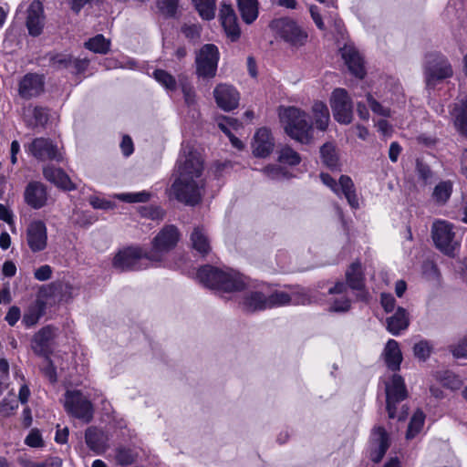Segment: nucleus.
Segmentation results:
<instances>
[{
  "label": "nucleus",
  "instance_id": "680f3d73",
  "mask_svg": "<svg viewBox=\"0 0 467 467\" xmlns=\"http://www.w3.org/2000/svg\"><path fill=\"white\" fill-rule=\"evenodd\" d=\"M89 60L87 58H74L72 57L71 73L80 74L83 73L88 66Z\"/></svg>",
  "mask_w": 467,
  "mask_h": 467
},
{
  "label": "nucleus",
  "instance_id": "412c9836",
  "mask_svg": "<svg viewBox=\"0 0 467 467\" xmlns=\"http://www.w3.org/2000/svg\"><path fill=\"white\" fill-rule=\"evenodd\" d=\"M213 97L218 107L224 111H231L239 105V92L230 85H218L213 90Z\"/></svg>",
  "mask_w": 467,
  "mask_h": 467
},
{
  "label": "nucleus",
  "instance_id": "7c9ffc66",
  "mask_svg": "<svg viewBox=\"0 0 467 467\" xmlns=\"http://www.w3.org/2000/svg\"><path fill=\"white\" fill-rule=\"evenodd\" d=\"M237 6L243 21L247 24H253L259 15L258 0H237Z\"/></svg>",
  "mask_w": 467,
  "mask_h": 467
},
{
  "label": "nucleus",
  "instance_id": "ddd939ff",
  "mask_svg": "<svg viewBox=\"0 0 467 467\" xmlns=\"http://www.w3.org/2000/svg\"><path fill=\"white\" fill-rule=\"evenodd\" d=\"M330 107L335 119L341 124H348L353 117L352 101L344 88H336L330 98Z\"/></svg>",
  "mask_w": 467,
  "mask_h": 467
},
{
  "label": "nucleus",
  "instance_id": "bb28decb",
  "mask_svg": "<svg viewBox=\"0 0 467 467\" xmlns=\"http://www.w3.org/2000/svg\"><path fill=\"white\" fill-rule=\"evenodd\" d=\"M53 337V329L45 327L40 329L33 338L32 348L39 356H47L50 350V341Z\"/></svg>",
  "mask_w": 467,
  "mask_h": 467
},
{
  "label": "nucleus",
  "instance_id": "9d476101",
  "mask_svg": "<svg viewBox=\"0 0 467 467\" xmlns=\"http://www.w3.org/2000/svg\"><path fill=\"white\" fill-rule=\"evenodd\" d=\"M431 234L436 247L445 254L451 255L459 244L453 225L447 221H436L432 224Z\"/></svg>",
  "mask_w": 467,
  "mask_h": 467
},
{
  "label": "nucleus",
  "instance_id": "37998d69",
  "mask_svg": "<svg viewBox=\"0 0 467 467\" xmlns=\"http://www.w3.org/2000/svg\"><path fill=\"white\" fill-rule=\"evenodd\" d=\"M278 160L282 163H285L291 166H296L300 163V155L294 150L292 148L285 146L281 149L278 156Z\"/></svg>",
  "mask_w": 467,
  "mask_h": 467
},
{
  "label": "nucleus",
  "instance_id": "f03ea898",
  "mask_svg": "<svg viewBox=\"0 0 467 467\" xmlns=\"http://www.w3.org/2000/svg\"><path fill=\"white\" fill-rule=\"evenodd\" d=\"M279 119L291 139L302 144H308L312 140L313 123L306 111L296 107H280Z\"/></svg>",
  "mask_w": 467,
  "mask_h": 467
},
{
  "label": "nucleus",
  "instance_id": "39448f33",
  "mask_svg": "<svg viewBox=\"0 0 467 467\" xmlns=\"http://www.w3.org/2000/svg\"><path fill=\"white\" fill-rule=\"evenodd\" d=\"M452 75V67L445 56L440 53L427 55L424 64V78L428 88H434L438 83Z\"/></svg>",
  "mask_w": 467,
  "mask_h": 467
},
{
  "label": "nucleus",
  "instance_id": "49530a36",
  "mask_svg": "<svg viewBox=\"0 0 467 467\" xmlns=\"http://www.w3.org/2000/svg\"><path fill=\"white\" fill-rule=\"evenodd\" d=\"M42 316V306L36 305L28 308V310L24 314L23 323L26 327H32L36 325L40 317Z\"/></svg>",
  "mask_w": 467,
  "mask_h": 467
},
{
  "label": "nucleus",
  "instance_id": "603ef678",
  "mask_svg": "<svg viewBox=\"0 0 467 467\" xmlns=\"http://www.w3.org/2000/svg\"><path fill=\"white\" fill-rule=\"evenodd\" d=\"M367 101L370 108V109L377 115L382 117H389L390 109L383 107L379 102H378L371 94L367 95Z\"/></svg>",
  "mask_w": 467,
  "mask_h": 467
},
{
  "label": "nucleus",
  "instance_id": "2f4dec72",
  "mask_svg": "<svg viewBox=\"0 0 467 467\" xmlns=\"http://www.w3.org/2000/svg\"><path fill=\"white\" fill-rule=\"evenodd\" d=\"M313 118L317 129L325 131L330 120L329 110L327 105L321 101H317L312 107Z\"/></svg>",
  "mask_w": 467,
  "mask_h": 467
},
{
  "label": "nucleus",
  "instance_id": "338daca9",
  "mask_svg": "<svg viewBox=\"0 0 467 467\" xmlns=\"http://www.w3.org/2000/svg\"><path fill=\"white\" fill-rule=\"evenodd\" d=\"M20 318V309L17 306H12L9 308L5 320L10 326H15Z\"/></svg>",
  "mask_w": 467,
  "mask_h": 467
},
{
  "label": "nucleus",
  "instance_id": "cd10ccee",
  "mask_svg": "<svg viewBox=\"0 0 467 467\" xmlns=\"http://www.w3.org/2000/svg\"><path fill=\"white\" fill-rule=\"evenodd\" d=\"M308 302L306 296L299 297L296 295H289L284 291H275L267 296L268 308L283 306L289 304L298 305Z\"/></svg>",
  "mask_w": 467,
  "mask_h": 467
},
{
  "label": "nucleus",
  "instance_id": "c9c22d12",
  "mask_svg": "<svg viewBox=\"0 0 467 467\" xmlns=\"http://www.w3.org/2000/svg\"><path fill=\"white\" fill-rule=\"evenodd\" d=\"M320 155L323 163L330 168L337 169L338 166V157L336 152V148L331 143H326L320 148Z\"/></svg>",
  "mask_w": 467,
  "mask_h": 467
},
{
  "label": "nucleus",
  "instance_id": "5fc2aeb1",
  "mask_svg": "<svg viewBox=\"0 0 467 467\" xmlns=\"http://www.w3.org/2000/svg\"><path fill=\"white\" fill-rule=\"evenodd\" d=\"M455 126L462 134L467 137V105L457 114Z\"/></svg>",
  "mask_w": 467,
  "mask_h": 467
},
{
  "label": "nucleus",
  "instance_id": "a19ab883",
  "mask_svg": "<svg viewBox=\"0 0 467 467\" xmlns=\"http://www.w3.org/2000/svg\"><path fill=\"white\" fill-rule=\"evenodd\" d=\"M153 77L158 83L164 87L167 90L173 91L177 88L175 78L163 69H156Z\"/></svg>",
  "mask_w": 467,
  "mask_h": 467
},
{
  "label": "nucleus",
  "instance_id": "2eb2a0df",
  "mask_svg": "<svg viewBox=\"0 0 467 467\" xmlns=\"http://www.w3.org/2000/svg\"><path fill=\"white\" fill-rule=\"evenodd\" d=\"M26 241L33 253L44 251L47 246V228L41 220H33L26 230Z\"/></svg>",
  "mask_w": 467,
  "mask_h": 467
},
{
  "label": "nucleus",
  "instance_id": "aec40b11",
  "mask_svg": "<svg viewBox=\"0 0 467 467\" xmlns=\"http://www.w3.org/2000/svg\"><path fill=\"white\" fill-rule=\"evenodd\" d=\"M46 24L43 4L34 0L26 10V26L31 36H38L42 34Z\"/></svg>",
  "mask_w": 467,
  "mask_h": 467
},
{
  "label": "nucleus",
  "instance_id": "393cba45",
  "mask_svg": "<svg viewBox=\"0 0 467 467\" xmlns=\"http://www.w3.org/2000/svg\"><path fill=\"white\" fill-rule=\"evenodd\" d=\"M43 176L47 181L65 191H73L76 188L68 175L62 169L53 165L43 168Z\"/></svg>",
  "mask_w": 467,
  "mask_h": 467
},
{
  "label": "nucleus",
  "instance_id": "20e7f679",
  "mask_svg": "<svg viewBox=\"0 0 467 467\" xmlns=\"http://www.w3.org/2000/svg\"><path fill=\"white\" fill-rule=\"evenodd\" d=\"M159 257L140 247L119 251L113 259V266L119 271H140L158 264Z\"/></svg>",
  "mask_w": 467,
  "mask_h": 467
},
{
  "label": "nucleus",
  "instance_id": "69168bd1",
  "mask_svg": "<svg viewBox=\"0 0 467 467\" xmlns=\"http://www.w3.org/2000/svg\"><path fill=\"white\" fill-rule=\"evenodd\" d=\"M309 12H310L311 17H312L313 21L315 22L316 26H317V28L320 30H325L326 26L322 20V16L319 13L318 7L317 5H311L309 7Z\"/></svg>",
  "mask_w": 467,
  "mask_h": 467
},
{
  "label": "nucleus",
  "instance_id": "6e6d98bb",
  "mask_svg": "<svg viewBox=\"0 0 467 467\" xmlns=\"http://www.w3.org/2000/svg\"><path fill=\"white\" fill-rule=\"evenodd\" d=\"M416 171L419 178L427 183L432 178V171L431 168L424 162L417 161Z\"/></svg>",
  "mask_w": 467,
  "mask_h": 467
},
{
  "label": "nucleus",
  "instance_id": "e2e57ef3",
  "mask_svg": "<svg viewBox=\"0 0 467 467\" xmlns=\"http://www.w3.org/2000/svg\"><path fill=\"white\" fill-rule=\"evenodd\" d=\"M51 275L52 268L48 265L38 267L34 273L35 278L38 281H47L51 278Z\"/></svg>",
  "mask_w": 467,
  "mask_h": 467
},
{
  "label": "nucleus",
  "instance_id": "052dcab7",
  "mask_svg": "<svg viewBox=\"0 0 467 467\" xmlns=\"http://www.w3.org/2000/svg\"><path fill=\"white\" fill-rule=\"evenodd\" d=\"M264 171L270 179L273 180H279L285 178L286 175L284 169L277 165L267 166L265 168Z\"/></svg>",
  "mask_w": 467,
  "mask_h": 467
},
{
  "label": "nucleus",
  "instance_id": "de8ad7c7",
  "mask_svg": "<svg viewBox=\"0 0 467 467\" xmlns=\"http://www.w3.org/2000/svg\"><path fill=\"white\" fill-rule=\"evenodd\" d=\"M62 459L57 456H49L43 462L27 461L24 463L25 467H62Z\"/></svg>",
  "mask_w": 467,
  "mask_h": 467
},
{
  "label": "nucleus",
  "instance_id": "79ce46f5",
  "mask_svg": "<svg viewBox=\"0 0 467 467\" xmlns=\"http://www.w3.org/2000/svg\"><path fill=\"white\" fill-rule=\"evenodd\" d=\"M432 349L433 346L430 341L421 339L418 343L414 344L413 354L418 359L426 361L430 358Z\"/></svg>",
  "mask_w": 467,
  "mask_h": 467
},
{
  "label": "nucleus",
  "instance_id": "a211bd4d",
  "mask_svg": "<svg viewBox=\"0 0 467 467\" xmlns=\"http://www.w3.org/2000/svg\"><path fill=\"white\" fill-rule=\"evenodd\" d=\"M30 153L39 161H61L63 156L57 146L49 139L36 138L29 145Z\"/></svg>",
  "mask_w": 467,
  "mask_h": 467
},
{
  "label": "nucleus",
  "instance_id": "3c124183",
  "mask_svg": "<svg viewBox=\"0 0 467 467\" xmlns=\"http://www.w3.org/2000/svg\"><path fill=\"white\" fill-rule=\"evenodd\" d=\"M179 0H159L158 7L161 13L168 16H174L178 8Z\"/></svg>",
  "mask_w": 467,
  "mask_h": 467
},
{
  "label": "nucleus",
  "instance_id": "0eeeda50",
  "mask_svg": "<svg viewBox=\"0 0 467 467\" xmlns=\"http://www.w3.org/2000/svg\"><path fill=\"white\" fill-rule=\"evenodd\" d=\"M270 27L276 32L281 39L292 47H302L307 41L308 35L306 31L289 17L273 20Z\"/></svg>",
  "mask_w": 467,
  "mask_h": 467
},
{
  "label": "nucleus",
  "instance_id": "58836bf2",
  "mask_svg": "<svg viewBox=\"0 0 467 467\" xmlns=\"http://www.w3.org/2000/svg\"><path fill=\"white\" fill-rule=\"evenodd\" d=\"M150 196L151 194L147 191L124 192L114 195L118 200L129 203L146 202L150 199Z\"/></svg>",
  "mask_w": 467,
  "mask_h": 467
},
{
  "label": "nucleus",
  "instance_id": "4468645a",
  "mask_svg": "<svg viewBox=\"0 0 467 467\" xmlns=\"http://www.w3.org/2000/svg\"><path fill=\"white\" fill-rule=\"evenodd\" d=\"M320 179L322 182L329 187L336 194H344L348 204L353 209H358L359 206L358 199L356 194L353 181L349 176L341 175L338 182L327 173H321Z\"/></svg>",
  "mask_w": 467,
  "mask_h": 467
},
{
  "label": "nucleus",
  "instance_id": "4be33fe9",
  "mask_svg": "<svg viewBox=\"0 0 467 467\" xmlns=\"http://www.w3.org/2000/svg\"><path fill=\"white\" fill-rule=\"evenodd\" d=\"M220 18L225 34L232 41H236L241 35L236 15L230 5L223 4Z\"/></svg>",
  "mask_w": 467,
  "mask_h": 467
},
{
  "label": "nucleus",
  "instance_id": "7ed1b4c3",
  "mask_svg": "<svg viewBox=\"0 0 467 467\" xmlns=\"http://www.w3.org/2000/svg\"><path fill=\"white\" fill-rule=\"evenodd\" d=\"M197 278L206 287L225 292L239 291L245 285L244 278L239 273L224 271L209 265L198 270Z\"/></svg>",
  "mask_w": 467,
  "mask_h": 467
},
{
  "label": "nucleus",
  "instance_id": "864d4df0",
  "mask_svg": "<svg viewBox=\"0 0 467 467\" xmlns=\"http://www.w3.org/2000/svg\"><path fill=\"white\" fill-rule=\"evenodd\" d=\"M25 443L32 448H41L44 446L42 435L37 429H32L25 439Z\"/></svg>",
  "mask_w": 467,
  "mask_h": 467
},
{
  "label": "nucleus",
  "instance_id": "b1692460",
  "mask_svg": "<svg viewBox=\"0 0 467 467\" xmlns=\"http://www.w3.org/2000/svg\"><path fill=\"white\" fill-rule=\"evenodd\" d=\"M274 139L266 128L259 129L254 134L253 152L256 157L265 158L274 150Z\"/></svg>",
  "mask_w": 467,
  "mask_h": 467
},
{
  "label": "nucleus",
  "instance_id": "f704fd0d",
  "mask_svg": "<svg viewBox=\"0 0 467 467\" xmlns=\"http://www.w3.org/2000/svg\"><path fill=\"white\" fill-rule=\"evenodd\" d=\"M202 19L211 20L215 16V0H192Z\"/></svg>",
  "mask_w": 467,
  "mask_h": 467
},
{
  "label": "nucleus",
  "instance_id": "f8f14e48",
  "mask_svg": "<svg viewBox=\"0 0 467 467\" xmlns=\"http://www.w3.org/2000/svg\"><path fill=\"white\" fill-rule=\"evenodd\" d=\"M180 233L176 226L166 225L152 241V249L150 251L151 255L159 257L158 264L161 262L164 254L174 248L179 242Z\"/></svg>",
  "mask_w": 467,
  "mask_h": 467
},
{
  "label": "nucleus",
  "instance_id": "6ab92c4d",
  "mask_svg": "<svg viewBox=\"0 0 467 467\" xmlns=\"http://www.w3.org/2000/svg\"><path fill=\"white\" fill-rule=\"evenodd\" d=\"M45 76L37 73L26 74L18 83V94L24 99H31L44 92Z\"/></svg>",
  "mask_w": 467,
  "mask_h": 467
},
{
  "label": "nucleus",
  "instance_id": "4c0bfd02",
  "mask_svg": "<svg viewBox=\"0 0 467 467\" xmlns=\"http://www.w3.org/2000/svg\"><path fill=\"white\" fill-rule=\"evenodd\" d=\"M452 192V183L449 181L441 182L434 188L432 197L441 204H444L451 197Z\"/></svg>",
  "mask_w": 467,
  "mask_h": 467
},
{
  "label": "nucleus",
  "instance_id": "f257e3e1",
  "mask_svg": "<svg viewBox=\"0 0 467 467\" xmlns=\"http://www.w3.org/2000/svg\"><path fill=\"white\" fill-rule=\"evenodd\" d=\"M202 171L203 161L200 153L184 147L177 161V178L171 185L179 202L194 206L202 201L204 189Z\"/></svg>",
  "mask_w": 467,
  "mask_h": 467
},
{
  "label": "nucleus",
  "instance_id": "ea45409f",
  "mask_svg": "<svg viewBox=\"0 0 467 467\" xmlns=\"http://www.w3.org/2000/svg\"><path fill=\"white\" fill-rule=\"evenodd\" d=\"M85 47L95 53L106 54L109 49V42L102 35H97L87 41Z\"/></svg>",
  "mask_w": 467,
  "mask_h": 467
},
{
  "label": "nucleus",
  "instance_id": "5701e85b",
  "mask_svg": "<svg viewBox=\"0 0 467 467\" xmlns=\"http://www.w3.org/2000/svg\"><path fill=\"white\" fill-rule=\"evenodd\" d=\"M340 53L349 71L357 78H363L365 76L363 59L358 50L351 45H345L340 48Z\"/></svg>",
  "mask_w": 467,
  "mask_h": 467
},
{
  "label": "nucleus",
  "instance_id": "0e129e2a",
  "mask_svg": "<svg viewBox=\"0 0 467 467\" xmlns=\"http://www.w3.org/2000/svg\"><path fill=\"white\" fill-rule=\"evenodd\" d=\"M120 149L124 156L129 157L132 154L134 150V146L132 140L130 136L125 135L122 138L121 143H120Z\"/></svg>",
  "mask_w": 467,
  "mask_h": 467
},
{
  "label": "nucleus",
  "instance_id": "8fccbe9b",
  "mask_svg": "<svg viewBox=\"0 0 467 467\" xmlns=\"http://www.w3.org/2000/svg\"><path fill=\"white\" fill-rule=\"evenodd\" d=\"M450 350L456 358H467V336L450 346Z\"/></svg>",
  "mask_w": 467,
  "mask_h": 467
},
{
  "label": "nucleus",
  "instance_id": "1a4fd4ad",
  "mask_svg": "<svg viewBox=\"0 0 467 467\" xmlns=\"http://www.w3.org/2000/svg\"><path fill=\"white\" fill-rule=\"evenodd\" d=\"M220 53L213 44L203 45L195 57L196 74L199 78H212L216 75Z\"/></svg>",
  "mask_w": 467,
  "mask_h": 467
},
{
  "label": "nucleus",
  "instance_id": "9b49d317",
  "mask_svg": "<svg viewBox=\"0 0 467 467\" xmlns=\"http://www.w3.org/2000/svg\"><path fill=\"white\" fill-rule=\"evenodd\" d=\"M407 398V389L401 376L393 375L390 381L386 383L387 411L390 419L397 417L396 405ZM404 415L398 416L399 420H404Z\"/></svg>",
  "mask_w": 467,
  "mask_h": 467
},
{
  "label": "nucleus",
  "instance_id": "c756f323",
  "mask_svg": "<svg viewBox=\"0 0 467 467\" xmlns=\"http://www.w3.org/2000/svg\"><path fill=\"white\" fill-rule=\"evenodd\" d=\"M385 362L388 368L393 371L399 370L402 361V354L399 343L394 339H389L384 348Z\"/></svg>",
  "mask_w": 467,
  "mask_h": 467
},
{
  "label": "nucleus",
  "instance_id": "6e6552de",
  "mask_svg": "<svg viewBox=\"0 0 467 467\" xmlns=\"http://www.w3.org/2000/svg\"><path fill=\"white\" fill-rule=\"evenodd\" d=\"M346 283L337 282L334 286L328 289L330 295L346 294L348 288L358 292V297L364 299L365 293V277L359 262L352 263L346 271Z\"/></svg>",
  "mask_w": 467,
  "mask_h": 467
},
{
  "label": "nucleus",
  "instance_id": "09e8293b",
  "mask_svg": "<svg viewBox=\"0 0 467 467\" xmlns=\"http://www.w3.org/2000/svg\"><path fill=\"white\" fill-rule=\"evenodd\" d=\"M116 461L120 465H130L134 462L135 456L130 449L119 448L116 451Z\"/></svg>",
  "mask_w": 467,
  "mask_h": 467
},
{
  "label": "nucleus",
  "instance_id": "f3484780",
  "mask_svg": "<svg viewBox=\"0 0 467 467\" xmlns=\"http://www.w3.org/2000/svg\"><path fill=\"white\" fill-rule=\"evenodd\" d=\"M48 197L47 187L39 181H30L23 192L25 203L34 210L45 207L47 204Z\"/></svg>",
  "mask_w": 467,
  "mask_h": 467
},
{
  "label": "nucleus",
  "instance_id": "4d7b16f0",
  "mask_svg": "<svg viewBox=\"0 0 467 467\" xmlns=\"http://www.w3.org/2000/svg\"><path fill=\"white\" fill-rule=\"evenodd\" d=\"M343 296L334 300L330 306V311L333 312H346L350 308V300L342 294Z\"/></svg>",
  "mask_w": 467,
  "mask_h": 467
},
{
  "label": "nucleus",
  "instance_id": "a878e982",
  "mask_svg": "<svg viewBox=\"0 0 467 467\" xmlns=\"http://www.w3.org/2000/svg\"><path fill=\"white\" fill-rule=\"evenodd\" d=\"M85 441L87 446L96 453L105 451L108 447V437L106 433L98 427H88L85 431Z\"/></svg>",
  "mask_w": 467,
  "mask_h": 467
},
{
  "label": "nucleus",
  "instance_id": "dca6fc26",
  "mask_svg": "<svg viewBox=\"0 0 467 467\" xmlns=\"http://www.w3.org/2000/svg\"><path fill=\"white\" fill-rule=\"evenodd\" d=\"M390 445L389 433L383 427L378 426L371 431L368 442V455L372 462H379Z\"/></svg>",
  "mask_w": 467,
  "mask_h": 467
},
{
  "label": "nucleus",
  "instance_id": "bf43d9fd",
  "mask_svg": "<svg viewBox=\"0 0 467 467\" xmlns=\"http://www.w3.org/2000/svg\"><path fill=\"white\" fill-rule=\"evenodd\" d=\"M89 203L93 206L95 209H101V210H110L115 207L114 202L101 199L97 196H91L89 198Z\"/></svg>",
  "mask_w": 467,
  "mask_h": 467
},
{
  "label": "nucleus",
  "instance_id": "c85d7f7f",
  "mask_svg": "<svg viewBox=\"0 0 467 467\" xmlns=\"http://www.w3.org/2000/svg\"><path fill=\"white\" fill-rule=\"evenodd\" d=\"M410 321L405 308L398 307L395 314L387 319V329L394 336L400 335L409 327Z\"/></svg>",
  "mask_w": 467,
  "mask_h": 467
},
{
  "label": "nucleus",
  "instance_id": "72a5a7b5",
  "mask_svg": "<svg viewBox=\"0 0 467 467\" xmlns=\"http://www.w3.org/2000/svg\"><path fill=\"white\" fill-rule=\"evenodd\" d=\"M191 242L194 250L204 255L209 253L211 247L209 239L202 227H195L191 234Z\"/></svg>",
  "mask_w": 467,
  "mask_h": 467
},
{
  "label": "nucleus",
  "instance_id": "774afa93",
  "mask_svg": "<svg viewBox=\"0 0 467 467\" xmlns=\"http://www.w3.org/2000/svg\"><path fill=\"white\" fill-rule=\"evenodd\" d=\"M184 100L188 105H193L195 103V92L192 87L189 85H182V87Z\"/></svg>",
  "mask_w": 467,
  "mask_h": 467
},
{
  "label": "nucleus",
  "instance_id": "473e14b6",
  "mask_svg": "<svg viewBox=\"0 0 467 467\" xmlns=\"http://www.w3.org/2000/svg\"><path fill=\"white\" fill-rule=\"evenodd\" d=\"M243 306L248 312L265 310L268 308L267 296L260 292H251L244 297Z\"/></svg>",
  "mask_w": 467,
  "mask_h": 467
},
{
  "label": "nucleus",
  "instance_id": "423d86ee",
  "mask_svg": "<svg viewBox=\"0 0 467 467\" xmlns=\"http://www.w3.org/2000/svg\"><path fill=\"white\" fill-rule=\"evenodd\" d=\"M64 408L69 416L84 423H89L94 418L92 402L78 389L66 391L64 394Z\"/></svg>",
  "mask_w": 467,
  "mask_h": 467
},
{
  "label": "nucleus",
  "instance_id": "13d9d810",
  "mask_svg": "<svg viewBox=\"0 0 467 467\" xmlns=\"http://www.w3.org/2000/svg\"><path fill=\"white\" fill-rule=\"evenodd\" d=\"M18 408V403L16 400H7L4 399L0 402V413L4 417H9L16 409Z\"/></svg>",
  "mask_w": 467,
  "mask_h": 467
},
{
  "label": "nucleus",
  "instance_id": "e433bc0d",
  "mask_svg": "<svg viewBox=\"0 0 467 467\" xmlns=\"http://www.w3.org/2000/svg\"><path fill=\"white\" fill-rule=\"evenodd\" d=\"M425 420V414L418 410L414 412L413 416L410 419V421L408 426V430L406 432V439L411 440L414 439L421 431Z\"/></svg>",
  "mask_w": 467,
  "mask_h": 467
},
{
  "label": "nucleus",
  "instance_id": "c03bdc74",
  "mask_svg": "<svg viewBox=\"0 0 467 467\" xmlns=\"http://www.w3.org/2000/svg\"><path fill=\"white\" fill-rule=\"evenodd\" d=\"M72 57L67 54H57L50 58V65L53 68L60 69H70L72 64Z\"/></svg>",
  "mask_w": 467,
  "mask_h": 467
},
{
  "label": "nucleus",
  "instance_id": "a18cd8bd",
  "mask_svg": "<svg viewBox=\"0 0 467 467\" xmlns=\"http://www.w3.org/2000/svg\"><path fill=\"white\" fill-rule=\"evenodd\" d=\"M202 27L198 24H184L181 27V32L191 42L196 43L201 37Z\"/></svg>",
  "mask_w": 467,
  "mask_h": 467
}]
</instances>
